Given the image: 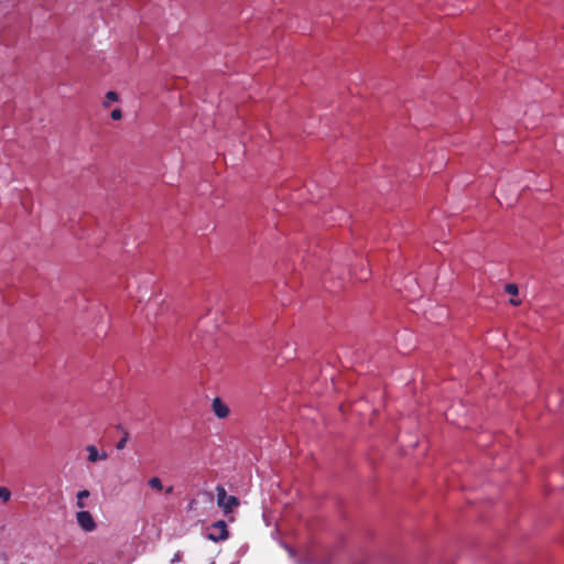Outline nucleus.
<instances>
[{
	"mask_svg": "<svg viewBox=\"0 0 564 564\" xmlns=\"http://www.w3.org/2000/svg\"><path fill=\"white\" fill-rule=\"evenodd\" d=\"M510 303H511L512 305H519V304H520V302H519V301L513 300V299H511V300H510Z\"/></svg>",
	"mask_w": 564,
	"mask_h": 564,
	"instance_id": "ddd939ff",
	"label": "nucleus"
},
{
	"mask_svg": "<svg viewBox=\"0 0 564 564\" xmlns=\"http://www.w3.org/2000/svg\"><path fill=\"white\" fill-rule=\"evenodd\" d=\"M110 116L113 120H120L122 118V112L120 109L116 108L111 111Z\"/></svg>",
	"mask_w": 564,
	"mask_h": 564,
	"instance_id": "f8f14e48",
	"label": "nucleus"
},
{
	"mask_svg": "<svg viewBox=\"0 0 564 564\" xmlns=\"http://www.w3.org/2000/svg\"><path fill=\"white\" fill-rule=\"evenodd\" d=\"M165 491H166V494H172L173 492V486L167 487Z\"/></svg>",
	"mask_w": 564,
	"mask_h": 564,
	"instance_id": "4468645a",
	"label": "nucleus"
},
{
	"mask_svg": "<svg viewBox=\"0 0 564 564\" xmlns=\"http://www.w3.org/2000/svg\"><path fill=\"white\" fill-rule=\"evenodd\" d=\"M359 279H360V280H367V279H368V275H361Z\"/></svg>",
	"mask_w": 564,
	"mask_h": 564,
	"instance_id": "2eb2a0df",
	"label": "nucleus"
},
{
	"mask_svg": "<svg viewBox=\"0 0 564 564\" xmlns=\"http://www.w3.org/2000/svg\"><path fill=\"white\" fill-rule=\"evenodd\" d=\"M128 440H129V434H128V432H124L122 438L116 444V448L119 451L123 449L127 445Z\"/></svg>",
	"mask_w": 564,
	"mask_h": 564,
	"instance_id": "9d476101",
	"label": "nucleus"
},
{
	"mask_svg": "<svg viewBox=\"0 0 564 564\" xmlns=\"http://www.w3.org/2000/svg\"><path fill=\"white\" fill-rule=\"evenodd\" d=\"M119 96L116 91H108L106 94V100L104 101L105 107H109L110 102L117 101Z\"/></svg>",
	"mask_w": 564,
	"mask_h": 564,
	"instance_id": "6e6552de",
	"label": "nucleus"
},
{
	"mask_svg": "<svg viewBox=\"0 0 564 564\" xmlns=\"http://www.w3.org/2000/svg\"><path fill=\"white\" fill-rule=\"evenodd\" d=\"M89 496H90V492L87 489L78 491L77 496H76L77 497V501H76L77 508H79V509L85 508L84 499L88 498Z\"/></svg>",
	"mask_w": 564,
	"mask_h": 564,
	"instance_id": "423d86ee",
	"label": "nucleus"
},
{
	"mask_svg": "<svg viewBox=\"0 0 564 564\" xmlns=\"http://www.w3.org/2000/svg\"><path fill=\"white\" fill-rule=\"evenodd\" d=\"M217 506L223 510L224 516L229 517L234 510L240 505L236 496L228 495L225 487L218 485L216 487Z\"/></svg>",
	"mask_w": 564,
	"mask_h": 564,
	"instance_id": "f257e3e1",
	"label": "nucleus"
},
{
	"mask_svg": "<svg viewBox=\"0 0 564 564\" xmlns=\"http://www.w3.org/2000/svg\"><path fill=\"white\" fill-rule=\"evenodd\" d=\"M227 524L224 520L216 521L208 529L207 538L214 542L224 541L228 539Z\"/></svg>",
	"mask_w": 564,
	"mask_h": 564,
	"instance_id": "f03ea898",
	"label": "nucleus"
},
{
	"mask_svg": "<svg viewBox=\"0 0 564 564\" xmlns=\"http://www.w3.org/2000/svg\"><path fill=\"white\" fill-rule=\"evenodd\" d=\"M212 406H213V411L217 417L225 419L228 416L229 408L219 398H215L213 400Z\"/></svg>",
	"mask_w": 564,
	"mask_h": 564,
	"instance_id": "20e7f679",
	"label": "nucleus"
},
{
	"mask_svg": "<svg viewBox=\"0 0 564 564\" xmlns=\"http://www.w3.org/2000/svg\"><path fill=\"white\" fill-rule=\"evenodd\" d=\"M20 564H26V563H20Z\"/></svg>",
	"mask_w": 564,
	"mask_h": 564,
	"instance_id": "dca6fc26",
	"label": "nucleus"
},
{
	"mask_svg": "<svg viewBox=\"0 0 564 564\" xmlns=\"http://www.w3.org/2000/svg\"><path fill=\"white\" fill-rule=\"evenodd\" d=\"M505 291H506L508 294H511V295H517V294H518V292H519L517 284H513V283H508V284H506V286H505Z\"/></svg>",
	"mask_w": 564,
	"mask_h": 564,
	"instance_id": "9b49d317",
	"label": "nucleus"
},
{
	"mask_svg": "<svg viewBox=\"0 0 564 564\" xmlns=\"http://www.w3.org/2000/svg\"><path fill=\"white\" fill-rule=\"evenodd\" d=\"M11 498V491L6 487H0V500L8 502Z\"/></svg>",
	"mask_w": 564,
	"mask_h": 564,
	"instance_id": "1a4fd4ad",
	"label": "nucleus"
},
{
	"mask_svg": "<svg viewBox=\"0 0 564 564\" xmlns=\"http://www.w3.org/2000/svg\"><path fill=\"white\" fill-rule=\"evenodd\" d=\"M76 521L78 525L86 532H91L97 527L91 513L86 510H80L76 513Z\"/></svg>",
	"mask_w": 564,
	"mask_h": 564,
	"instance_id": "7ed1b4c3",
	"label": "nucleus"
},
{
	"mask_svg": "<svg viewBox=\"0 0 564 564\" xmlns=\"http://www.w3.org/2000/svg\"><path fill=\"white\" fill-rule=\"evenodd\" d=\"M148 485L149 487H151L152 489H155L158 491H161L163 489V485H162V481L159 477H152L148 480Z\"/></svg>",
	"mask_w": 564,
	"mask_h": 564,
	"instance_id": "0eeeda50",
	"label": "nucleus"
},
{
	"mask_svg": "<svg viewBox=\"0 0 564 564\" xmlns=\"http://www.w3.org/2000/svg\"><path fill=\"white\" fill-rule=\"evenodd\" d=\"M86 451L88 452V457L87 459L90 462V463H96L98 460H105L107 459L108 457V454L106 452H101L99 453L97 447L95 445H88L86 447Z\"/></svg>",
	"mask_w": 564,
	"mask_h": 564,
	"instance_id": "39448f33",
	"label": "nucleus"
}]
</instances>
